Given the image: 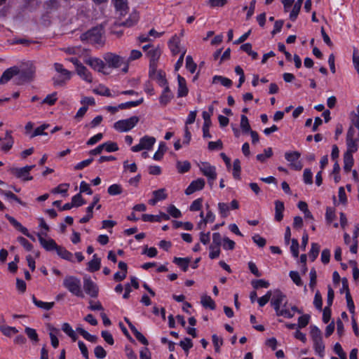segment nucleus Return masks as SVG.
I'll return each instance as SVG.
<instances>
[{
	"label": "nucleus",
	"instance_id": "52",
	"mask_svg": "<svg viewBox=\"0 0 359 359\" xmlns=\"http://www.w3.org/2000/svg\"><path fill=\"white\" fill-rule=\"evenodd\" d=\"M186 67L192 74L196 71V65L191 55H187L186 57Z\"/></svg>",
	"mask_w": 359,
	"mask_h": 359
},
{
	"label": "nucleus",
	"instance_id": "5",
	"mask_svg": "<svg viewBox=\"0 0 359 359\" xmlns=\"http://www.w3.org/2000/svg\"><path fill=\"white\" fill-rule=\"evenodd\" d=\"M198 165L201 172L208 178V182L212 188L217 175L215 166L208 162H201Z\"/></svg>",
	"mask_w": 359,
	"mask_h": 359
},
{
	"label": "nucleus",
	"instance_id": "4",
	"mask_svg": "<svg viewBox=\"0 0 359 359\" xmlns=\"http://www.w3.org/2000/svg\"><path fill=\"white\" fill-rule=\"evenodd\" d=\"M57 75L53 76V81L55 86H63L69 81L72 76V72L65 69L60 63L55 62L53 65Z\"/></svg>",
	"mask_w": 359,
	"mask_h": 359
},
{
	"label": "nucleus",
	"instance_id": "23",
	"mask_svg": "<svg viewBox=\"0 0 359 359\" xmlns=\"http://www.w3.org/2000/svg\"><path fill=\"white\" fill-rule=\"evenodd\" d=\"M57 255L62 259L67 260L71 262H74V255L72 252L66 250L64 247L58 245L56 250Z\"/></svg>",
	"mask_w": 359,
	"mask_h": 359
},
{
	"label": "nucleus",
	"instance_id": "22",
	"mask_svg": "<svg viewBox=\"0 0 359 359\" xmlns=\"http://www.w3.org/2000/svg\"><path fill=\"white\" fill-rule=\"evenodd\" d=\"M178 81V90L177 96L179 97H184L188 93V88L187 87L186 80L180 74L177 76Z\"/></svg>",
	"mask_w": 359,
	"mask_h": 359
},
{
	"label": "nucleus",
	"instance_id": "37",
	"mask_svg": "<svg viewBox=\"0 0 359 359\" xmlns=\"http://www.w3.org/2000/svg\"><path fill=\"white\" fill-rule=\"evenodd\" d=\"M320 252V245L318 243H313L311 244V249L309 253V258L313 262L318 256Z\"/></svg>",
	"mask_w": 359,
	"mask_h": 359
},
{
	"label": "nucleus",
	"instance_id": "30",
	"mask_svg": "<svg viewBox=\"0 0 359 359\" xmlns=\"http://www.w3.org/2000/svg\"><path fill=\"white\" fill-rule=\"evenodd\" d=\"M353 165V155L348 154H344V171L348 172L351 171Z\"/></svg>",
	"mask_w": 359,
	"mask_h": 359
},
{
	"label": "nucleus",
	"instance_id": "51",
	"mask_svg": "<svg viewBox=\"0 0 359 359\" xmlns=\"http://www.w3.org/2000/svg\"><path fill=\"white\" fill-rule=\"evenodd\" d=\"M336 218L334 210L331 207H327L325 212V219L328 224L332 223Z\"/></svg>",
	"mask_w": 359,
	"mask_h": 359
},
{
	"label": "nucleus",
	"instance_id": "16",
	"mask_svg": "<svg viewBox=\"0 0 359 359\" xmlns=\"http://www.w3.org/2000/svg\"><path fill=\"white\" fill-rule=\"evenodd\" d=\"M37 236L40 244L46 251L55 250L56 248H57L58 245L53 239H45L41 236V234L39 233L37 234Z\"/></svg>",
	"mask_w": 359,
	"mask_h": 359
},
{
	"label": "nucleus",
	"instance_id": "60",
	"mask_svg": "<svg viewBox=\"0 0 359 359\" xmlns=\"http://www.w3.org/2000/svg\"><path fill=\"white\" fill-rule=\"evenodd\" d=\"M252 285L255 289L259 287L267 288L269 286V283L263 279L255 280L252 281Z\"/></svg>",
	"mask_w": 359,
	"mask_h": 359
},
{
	"label": "nucleus",
	"instance_id": "25",
	"mask_svg": "<svg viewBox=\"0 0 359 359\" xmlns=\"http://www.w3.org/2000/svg\"><path fill=\"white\" fill-rule=\"evenodd\" d=\"M190 261L191 259L189 257H175L173 259V262L175 264H177L179 267H180L184 272H186L188 270Z\"/></svg>",
	"mask_w": 359,
	"mask_h": 359
},
{
	"label": "nucleus",
	"instance_id": "49",
	"mask_svg": "<svg viewBox=\"0 0 359 359\" xmlns=\"http://www.w3.org/2000/svg\"><path fill=\"white\" fill-rule=\"evenodd\" d=\"M241 128L244 133L251 131L250 126L246 116L241 115Z\"/></svg>",
	"mask_w": 359,
	"mask_h": 359
},
{
	"label": "nucleus",
	"instance_id": "54",
	"mask_svg": "<svg viewBox=\"0 0 359 359\" xmlns=\"http://www.w3.org/2000/svg\"><path fill=\"white\" fill-rule=\"evenodd\" d=\"M72 203L74 207H80L86 203L81 194H77L72 198Z\"/></svg>",
	"mask_w": 359,
	"mask_h": 359
},
{
	"label": "nucleus",
	"instance_id": "17",
	"mask_svg": "<svg viewBox=\"0 0 359 359\" xmlns=\"http://www.w3.org/2000/svg\"><path fill=\"white\" fill-rule=\"evenodd\" d=\"M20 74L18 67H12L7 69L0 78V84H5L9 81L14 76Z\"/></svg>",
	"mask_w": 359,
	"mask_h": 359
},
{
	"label": "nucleus",
	"instance_id": "47",
	"mask_svg": "<svg viewBox=\"0 0 359 359\" xmlns=\"http://www.w3.org/2000/svg\"><path fill=\"white\" fill-rule=\"evenodd\" d=\"M289 276L295 285H297V286L303 285V282L297 271H291L289 273Z\"/></svg>",
	"mask_w": 359,
	"mask_h": 359
},
{
	"label": "nucleus",
	"instance_id": "31",
	"mask_svg": "<svg viewBox=\"0 0 359 359\" xmlns=\"http://www.w3.org/2000/svg\"><path fill=\"white\" fill-rule=\"evenodd\" d=\"M62 330L66 334H67L72 339V341H75L77 339L78 337H77L75 331L72 329V327H71V325L69 323H63L62 325Z\"/></svg>",
	"mask_w": 359,
	"mask_h": 359
},
{
	"label": "nucleus",
	"instance_id": "57",
	"mask_svg": "<svg viewBox=\"0 0 359 359\" xmlns=\"http://www.w3.org/2000/svg\"><path fill=\"white\" fill-rule=\"evenodd\" d=\"M210 253L209 257L212 259L219 257L220 255V248L215 245H210L209 246Z\"/></svg>",
	"mask_w": 359,
	"mask_h": 359
},
{
	"label": "nucleus",
	"instance_id": "14",
	"mask_svg": "<svg viewBox=\"0 0 359 359\" xmlns=\"http://www.w3.org/2000/svg\"><path fill=\"white\" fill-rule=\"evenodd\" d=\"M77 75L84 81L91 83L93 81V77L91 72L83 65L79 66L76 69Z\"/></svg>",
	"mask_w": 359,
	"mask_h": 359
},
{
	"label": "nucleus",
	"instance_id": "27",
	"mask_svg": "<svg viewBox=\"0 0 359 359\" xmlns=\"http://www.w3.org/2000/svg\"><path fill=\"white\" fill-rule=\"evenodd\" d=\"M32 299L36 306L46 311L51 309L54 306V302H45L41 300H38L34 295L32 296Z\"/></svg>",
	"mask_w": 359,
	"mask_h": 359
},
{
	"label": "nucleus",
	"instance_id": "28",
	"mask_svg": "<svg viewBox=\"0 0 359 359\" xmlns=\"http://www.w3.org/2000/svg\"><path fill=\"white\" fill-rule=\"evenodd\" d=\"M100 268V259L95 254L93 256V259L88 263V270L90 272H95Z\"/></svg>",
	"mask_w": 359,
	"mask_h": 359
},
{
	"label": "nucleus",
	"instance_id": "36",
	"mask_svg": "<svg viewBox=\"0 0 359 359\" xmlns=\"http://www.w3.org/2000/svg\"><path fill=\"white\" fill-rule=\"evenodd\" d=\"M191 168V164L189 161H177V169L180 173H184L188 172Z\"/></svg>",
	"mask_w": 359,
	"mask_h": 359
},
{
	"label": "nucleus",
	"instance_id": "59",
	"mask_svg": "<svg viewBox=\"0 0 359 359\" xmlns=\"http://www.w3.org/2000/svg\"><path fill=\"white\" fill-rule=\"evenodd\" d=\"M227 3V0H207V4L210 8L223 7Z\"/></svg>",
	"mask_w": 359,
	"mask_h": 359
},
{
	"label": "nucleus",
	"instance_id": "18",
	"mask_svg": "<svg viewBox=\"0 0 359 359\" xmlns=\"http://www.w3.org/2000/svg\"><path fill=\"white\" fill-rule=\"evenodd\" d=\"M100 201V196L95 195L93 196V203L86 208L88 215H86L80 219V223H86L93 217V208Z\"/></svg>",
	"mask_w": 359,
	"mask_h": 359
},
{
	"label": "nucleus",
	"instance_id": "8",
	"mask_svg": "<svg viewBox=\"0 0 359 359\" xmlns=\"http://www.w3.org/2000/svg\"><path fill=\"white\" fill-rule=\"evenodd\" d=\"M103 58L109 67L118 68L126 63V58L112 53H107Z\"/></svg>",
	"mask_w": 359,
	"mask_h": 359
},
{
	"label": "nucleus",
	"instance_id": "45",
	"mask_svg": "<svg viewBox=\"0 0 359 359\" xmlns=\"http://www.w3.org/2000/svg\"><path fill=\"white\" fill-rule=\"evenodd\" d=\"M48 126H49L48 124H43L41 126L35 128L34 132L30 135V137L34 138V137L38 136V135H47V133H45L44 130L46 129H47L48 128Z\"/></svg>",
	"mask_w": 359,
	"mask_h": 359
},
{
	"label": "nucleus",
	"instance_id": "42",
	"mask_svg": "<svg viewBox=\"0 0 359 359\" xmlns=\"http://www.w3.org/2000/svg\"><path fill=\"white\" fill-rule=\"evenodd\" d=\"M1 331L5 336L11 337L14 334L18 332V330L15 327L8 325H3L0 327Z\"/></svg>",
	"mask_w": 359,
	"mask_h": 359
},
{
	"label": "nucleus",
	"instance_id": "19",
	"mask_svg": "<svg viewBox=\"0 0 359 359\" xmlns=\"http://www.w3.org/2000/svg\"><path fill=\"white\" fill-rule=\"evenodd\" d=\"M169 48L173 55L182 54V51L185 50L180 48V39L177 35L173 36L169 41Z\"/></svg>",
	"mask_w": 359,
	"mask_h": 359
},
{
	"label": "nucleus",
	"instance_id": "32",
	"mask_svg": "<svg viewBox=\"0 0 359 359\" xmlns=\"http://www.w3.org/2000/svg\"><path fill=\"white\" fill-rule=\"evenodd\" d=\"M201 303L205 308H208L211 310L215 309V303L210 296L203 295L201 297Z\"/></svg>",
	"mask_w": 359,
	"mask_h": 359
},
{
	"label": "nucleus",
	"instance_id": "11",
	"mask_svg": "<svg viewBox=\"0 0 359 359\" xmlns=\"http://www.w3.org/2000/svg\"><path fill=\"white\" fill-rule=\"evenodd\" d=\"M285 159L290 162V166L296 170H300L302 168V164L299 161L300 153L298 151L286 152L285 154Z\"/></svg>",
	"mask_w": 359,
	"mask_h": 359
},
{
	"label": "nucleus",
	"instance_id": "15",
	"mask_svg": "<svg viewBox=\"0 0 359 359\" xmlns=\"http://www.w3.org/2000/svg\"><path fill=\"white\" fill-rule=\"evenodd\" d=\"M149 76L156 80L161 87L165 88L166 86H168L165 74L163 72H158L156 73L155 68L151 69L149 70Z\"/></svg>",
	"mask_w": 359,
	"mask_h": 359
},
{
	"label": "nucleus",
	"instance_id": "39",
	"mask_svg": "<svg viewBox=\"0 0 359 359\" xmlns=\"http://www.w3.org/2000/svg\"><path fill=\"white\" fill-rule=\"evenodd\" d=\"M115 7L117 10L120 11V14L123 15L128 9L127 0H113Z\"/></svg>",
	"mask_w": 359,
	"mask_h": 359
},
{
	"label": "nucleus",
	"instance_id": "9",
	"mask_svg": "<svg viewBox=\"0 0 359 359\" xmlns=\"http://www.w3.org/2000/svg\"><path fill=\"white\" fill-rule=\"evenodd\" d=\"M33 165H26L23 168H11L10 172L16 176V177L27 181L32 180L33 177L30 176L29 172L34 168Z\"/></svg>",
	"mask_w": 359,
	"mask_h": 359
},
{
	"label": "nucleus",
	"instance_id": "21",
	"mask_svg": "<svg viewBox=\"0 0 359 359\" xmlns=\"http://www.w3.org/2000/svg\"><path fill=\"white\" fill-rule=\"evenodd\" d=\"M142 220L144 222H161L162 220H168L170 216L164 212H161L158 215L144 214L142 216Z\"/></svg>",
	"mask_w": 359,
	"mask_h": 359
},
{
	"label": "nucleus",
	"instance_id": "34",
	"mask_svg": "<svg viewBox=\"0 0 359 359\" xmlns=\"http://www.w3.org/2000/svg\"><path fill=\"white\" fill-rule=\"evenodd\" d=\"M144 101V99L142 97L138 100L136 101H130L126 102L124 103H121L118 104V107H120V109H129L132 107H135L141 104Z\"/></svg>",
	"mask_w": 359,
	"mask_h": 359
},
{
	"label": "nucleus",
	"instance_id": "40",
	"mask_svg": "<svg viewBox=\"0 0 359 359\" xmlns=\"http://www.w3.org/2000/svg\"><path fill=\"white\" fill-rule=\"evenodd\" d=\"M347 151L344 154H352L358 150V144L355 140H346Z\"/></svg>",
	"mask_w": 359,
	"mask_h": 359
},
{
	"label": "nucleus",
	"instance_id": "56",
	"mask_svg": "<svg viewBox=\"0 0 359 359\" xmlns=\"http://www.w3.org/2000/svg\"><path fill=\"white\" fill-rule=\"evenodd\" d=\"M303 180L305 184H311L313 183V173L310 169H305L303 173Z\"/></svg>",
	"mask_w": 359,
	"mask_h": 359
},
{
	"label": "nucleus",
	"instance_id": "62",
	"mask_svg": "<svg viewBox=\"0 0 359 359\" xmlns=\"http://www.w3.org/2000/svg\"><path fill=\"white\" fill-rule=\"evenodd\" d=\"M271 295H272V292L271 290H269L266 293L265 295L257 299V302H258L259 306H264V305H266L268 303V302L270 300Z\"/></svg>",
	"mask_w": 359,
	"mask_h": 359
},
{
	"label": "nucleus",
	"instance_id": "33",
	"mask_svg": "<svg viewBox=\"0 0 359 359\" xmlns=\"http://www.w3.org/2000/svg\"><path fill=\"white\" fill-rule=\"evenodd\" d=\"M220 83L222 86L229 88L232 85V81L226 77H224L222 76H215L212 78V83Z\"/></svg>",
	"mask_w": 359,
	"mask_h": 359
},
{
	"label": "nucleus",
	"instance_id": "43",
	"mask_svg": "<svg viewBox=\"0 0 359 359\" xmlns=\"http://www.w3.org/2000/svg\"><path fill=\"white\" fill-rule=\"evenodd\" d=\"M166 151V146L164 142H161L158 146V151L154 154L153 158L156 161H159L162 158L163 154Z\"/></svg>",
	"mask_w": 359,
	"mask_h": 359
},
{
	"label": "nucleus",
	"instance_id": "55",
	"mask_svg": "<svg viewBox=\"0 0 359 359\" xmlns=\"http://www.w3.org/2000/svg\"><path fill=\"white\" fill-rule=\"evenodd\" d=\"M168 212L174 218H180L182 216V213L179 209H177L174 205H170L168 207Z\"/></svg>",
	"mask_w": 359,
	"mask_h": 359
},
{
	"label": "nucleus",
	"instance_id": "6",
	"mask_svg": "<svg viewBox=\"0 0 359 359\" xmlns=\"http://www.w3.org/2000/svg\"><path fill=\"white\" fill-rule=\"evenodd\" d=\"M139 118L136 116L126 119L119 120L114 123V128L121 133L128 132L133 129L138 123Z\"/></svg>",
	"mask_w": 359,
	"mask_h": 359
},
{
	"label": "nucleus",
	"instance_id": "61",
	"mask_svg": "<svg viewBox=\"0 0 359 359\" xmlns=\"http://www.w3.org/2000/svg\"><path fill=\"white\" fill-rule=\"evenodd\" d=\"M202 205H203V198H198L196 200H194L190 207H189V210L191 211H198V210H200L202 208Z\"/></svg>",
	"mask_w": 359,
	"mask_h": 359
},
{
	"label": "nucleus",
	"instance_id": "12",
	"mask_svg": "<svg viewBox=\"0 0 359 359\" xmlns=\"http://www.w3.org/2000/svg\"><path fill=\"white\" fill-rule=\"evenodd\" d=\"M84 62L99 72H104V69L106 67L104 62L98 57H86L84 59Z\"/></svg>",
	"mask_w": 359,
	"mask_h": 359
},
{
	"label": "nucleus",
	"instance_id": "7",
	"mask_svg": "<svg viewBox=\"0 0 359 359\" xmlns=\"http://www.w3.org/2000/svg\"><path fill=\"white\" fill-rule=\"evenodd\" d=\"M156 142V139L154 137L145 135L140 140L139 144L132 147L131 150L133 152H138L142 150H150L152 149Z\"/></svg>",
	"mask_w": 359,
	"mask_h": 359
},
{
	"label": "nucleus",
	"instance_id": "41",
	"mask_svg": "<svg viewBox=\"0 0 359 359\" xmlns=\"http://www.w3.org/2000/svg\"><path fill=\"white\" fill-rule=\"evenodd\" d=\"M218 210H219V212L221 217L223 218H225L229 215L230 206L226 203H218Z\"/></svg>",
	"mask_w": 359,
	"mask_h": 359
},
{
	"label": "nucleus",
	"instance_id": "38",
	"mask_svg": "<svg viewBox=\"0 0 359 359\" xmlns=\"http://www.w3.org/2000/svg\"><path fill=\"white\" fill-rule=\"evenodd\" d=\"M273 155L272 149L268 147L264 150V154H257L256 158L260 162H264L267 158L271 157Z\"/></svg>",
	"mask_w": 359,
	"mask_h": 359
},
{
	"label": "nucleus",
	"instance_id": "58",
	"mask_svg": "<svg viewBox=\"0 0 359 359\" xmlns=\"http://www.w3.org/2000/svg\"><path fill=\"white\" fill-rule=\"evenodd\" d=\"M69 187V184H60L57 187L54 188L51 192L53 194H65L67 192V190Z\"/></svg>",
	"mask_w": 359,
	"mask_h": 359
},
{
	"label": "nucleus",
	"instance_id": "50",
	"mask_svg": "<svg viewBox=\"0 0 359 359\" xmlns=\"http://www.w3.org/2000/svg\"><path fill=\"white\" fill-rule=\"evenodd\" d=\"M103 149L107 152H114L118 150L116 143L113 142H107L102 144Z\"/></svg>",
	"mask_w": 359,
	"mask_h": 359
},
{
	"label": "nucleus",
	"instance_id": "63",
	"mask_svg": "<svg viewBox=\"0 0 359 359\" xmlns=\"http://www.w3.org/2000/svg\"><path fill=\"white\" fill-rule=\"evenodd\" d=\"M95 356L98 359H102L106 357L107 352L101 346H97L94 349Z\"/></svg>",
	"mask_w": 359,
	"mask_h": 359
},
{
	"label": "nucleus",
	"instance_id": "35",
	"mask_svg": "<svg viewBox=\"0 0 359 359\" xmlns=\"http://www.w3.org/2000/svg\"><path fill=\"white\" fill-rule=\"evenodd\" d=\"M313 342V348H314L316 353H318L320 357H323L325 346L323 342V339H320L319 341L318 340L314 341Z\"/></svg>",
	"mask_w": 359,
	"mask_h": 359
},
{
	"label": "nucleus",
	"instance_id": "13",
	"mask_svg": "<svg viewBox=\"0 0 359 359\" xmlns=\"http://www.w3.org/2000/svg\"><path fill=\"white\" fill-rule=\"evenodd\" d=\"M205 182L204 179L198 178L190 183L185 190V194L187 195H191L197 191L202 190L205 187Z\"/></svg>",
	"mask_w": 359,
	"mask_h": 359
},
{
	"label": "nucleus",
	"instance_id": "53",
	"mask_svg": "<svg viewBox=\"0 0 359 359\" xmlns=\"http://www.w3.org/2000/svg\"><path fill=\"white\" fill-rule=\"evenodd\" d=\"M311 336L313 341L322 339L321 332L316 326L311 327Z\"/></svg>",
	"mask_w": 359,
	"mask_h": 359
},
{
	"label": "nucleus",
	"instance_id": "24",
	"mask_svg": "<svg viewBox=\"0 0 359 359\" xmlns=\"http://www.w3.org/2000/svg\"><path fill=\"white\" fill-rule=\"evenodd\" d=\"M284 204L280 201H275V219L280 222L283 218Z\"/></svg>",
	"mask_w": 359,
	"mask_h": 359
},
{
	"label": "nucleus",
	"instance_id": "29",
	"mask_svg": "<svg viewBox=\"0 0 359 359\" xmlns=\"http://www.w3.org/2000/svg\"><path fill=\"white\" fill-rule=\"evenodd\" d=\"M138 19H139L138 14L137 13L134 12L130 15V16L126 21L118 22V25H119V26L123 25V26H126V27H132L135 24L137 23V22L138 21Z\"/></svg>",
	"mask_w": 359,
	"mask_h": 359
},
{
	"label": "nucleus",
	"instance_id": "3",
	"mask_svg": "<svg viewBox=\"0 0 359 359\" xmlns=\"http://www.w3.org/2000/svg\"><path fill=\"white\" fill-rule=\"evenodd\" d=\"M63 286L73 295L83 298L84 293L81 289V280L74 276H67L63 280Z\"/></svg>",
	"mask_w": 359,
	"mask_h": 359
},
{
	"label": "nucleus",
	"instance_id": "64",
	"mask_svg": "<svg viewBox=\"0 0 359 359\" xmlns=\"http://www.w3.org/2000/svg\"><path fill=\"white\" fill-rule=\"evenodd\" d=\"M180 346L184 351L188 352V351L192 348L193 343L191 339L186 337L183 341L180 342Z\"/></svg>",
	"mask_w": 359,
	"mask_h": 359
},
{
	"label": "nucleus",
	"instance_id": "46",
	"mask_svg": "<svg viewBox=\"0 0 359 359\" xmlns=\"http://www.w3.org/2000/svg\"><path fill=\"white\" fill-rule=\"evenodd\" d=\"M25 332L27 337L34 342H38L39 341V337L36 333V331L31 327H27L25 329Z\"/></svg>",
	"mask_w": 359,
	"mask_h": 359
},
{
	"label": "nucleus",
	"instance_id": "44",
	"mask_svg": "<svg viewBox=\"0 0 359 359\" xmlns=\"http://www.w3.org/2000/svg\"><path fill=\"white\" fill-rule=\"evenodd\" d=\"M122 187L121 185L114 184L108 187L107 192L111 196H116L122 193Z\"/></svg>",
	"mask_w": 359,
	"mask_h": 359
},
{
	"label": "nucleus",
	"instance_id": "20",
	"mask_svg": "<svg viewBox=\"0 0 359 359\" xmlns=\"http://www.w3.org/2000/svg\"><path fill=\"white\" fill-rule=\"evenodd\" d=\"M174 95L169 86L163 88L161 95L159 97V102L161 106H166L173 98Z\"/></svg>",
	"mask_w": 359,
	"mask_h": 359
},
{
	"label": "nucleus",
	"instance_id": "48",
	"mask_svg": "<svg viewBox=\"0 0 359 359\" xmlns=\"http://www.w3.org/2000/svg\"><path fill=\"white\" fill-rule=\"evenodd\" d=\"M233 176L236 179L240 178V173H241V162L240 160L236 158L233 161Z\"/></svg>",
	"mask_w": 359,
	"mask_h": 359
},
{
	"label": "nucleus",
	"instance_id": "10",
	"mask_svg": "<svg viewBox=\"0 0 359 359\" xmlns=\"http://www.w3.org/2000/svg\"><path fill=\"white\" fill-rule=\"evenodd\" d=\"M83 289L85 292L90 297L95 298L98 296L99 287L89 276L83 277Z\"/></svg>",
	"mask_w": 359,
	"mask_h": 359
},
{
	"label": "nucleus",
	"instance_id": "2",
	"mask_svg": "<svg viewBox=\"0 0 359 359\" xmlns=\"http://www.w3.org/2000/svg\"><path fill=\"white\" fill-rule=\"evenodd\" d=\"M103 34V27L102 25L97 26L82 34L80 39L82 41H87L91 44L102 46L104 42Z\"/></svg>",
	"mask_w": 359,
	"mask_h": 359
},
{
	"label": "nucleus",
	"instance_id": "26",
	"mask_svg": "<svg viewBox=\"0 0 359 359\" xmlns=\"http://www.w3.org/2000/svg\"><path fill=\"white\" fill-rule=\"evenodd\" d=\"M148 55L150 57V69H154L156 62L160 57L161 50L158 48L152 49L148 52Z\"/></svg>",
	"mask_w": 359,
	"mask_h": 359
},
{
	"label": "nucleus",
	"instance_id": "1",
	"mask_svg": "<svg viewBox=\"0 0 359 359\" xmlns=\"http://www.w3.org/2000/svg\"><path fill=\"white\" fill-rule=\"evenodd\" d=\"M271 298V304L278 316H283L287 318H291L294 316V313L290 311V309H280V306L287 300L286 296L280 290H274Z\"/></svg>",
	"mask_w": 359,
	"mask_h": 359
}]
</instances>
